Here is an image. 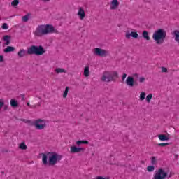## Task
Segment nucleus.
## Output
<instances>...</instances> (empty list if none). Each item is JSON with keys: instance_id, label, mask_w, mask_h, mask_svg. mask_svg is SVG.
<instances>
[{"instance_id": "423d86ee", "label": "nucleus", "mask_w": 179, "mask_h": 179, "mask_svg": "<svg viewBox=\"0 0 179 179\" xmlns=\"http://www.w3.org/2000/svg\"><path fill=\"white\" fill-rule=\"evenodd\" d=\"M169 179L171 178V173L166 172L163 168H159L154 174L152 179Z\"/></svg>"}, {"instance_id": "4468645a", "label": "nucleus", "mask_w": 179, "mask_h": 179, "mask_svg": "<svg viewBox=\"0 0 179 179\" xmlns=\"http://www.w3.org/2000/svg\"><path fill=\"white\" fill-rule=\"evenodd\" d=\"M10 38L11 36L9 35H6L3 36V41H5L4 44L3 45V47H5V45H9V44H10Z\"/></svg>"}, {"instance_id": "7ed1b4c3", "label": "nucleus", "mask_w": 179, "mask_h": 179, "mask_svg": "<svg viewBox=\"0 0 179 179\" xmlns=\"http://www.w3.org/2000/svg\"><path fill=\"white\" fill-rule=\"evenodd\" d=\"M167 36V31L164 29H158L152 34V38L154 41H156L157 45H161L164 43L166 36Z\"/></svg>"}, {"instance_id": "c756f323", "label": "nucleus", "mask_w": 179, "mask_h": 179, "mask_svg": "<svg viewBox=\"0 0 179 179\" xmlns=\"http://www.w3.org/2000/svg\"><path fill=\"white\" fill-rule=\"evenodd\" d=\"M29 16H30V13H28L26 15L23 16L22 22H29Z\"/></svg>"}, {"instance_id": "bb28decb", "label": "nucleus", "mask_w": 179, "mask_h": 179, "mask_svg": "<svg viewBox=\"0 0 179 179\" xmlns=\"http://www.w3.org/2000/svg\"><path fill=\"white\" fill-rule=\"evenodd\" d=\"M151 164L152 166H156L157 164L156 157H151Z\"/></svg>"}, {"instance_id": "b1692460", "label": "nucleus", "mask_w": 179, "mask_h": 179, "mask_svg": "<svg viewBox=\"0 0 179 179\" xmlns=\"http://www.w3.org/2000/svg\"><path fill=\"white\" fill-rule=\"evenodd\" d=\"M68 92H69V87L66 86V88H65V90L63 93L64 99H66V97L68 96Z\"/></svg>"}, {"instance_id": "473e14b6", "label": "nucleus", "mask_w": 179, "mask_h": 179, "mask_svg": "<svg viewBox=\"0 0 179 179\" xmlns=\"http://www.w3.org/2000/svg\"><path fill=\"white\" fill-rule=\"evenodd\" d=\"M1 29H3V30H8L9 29V26H8L7 23H3L1 26Z\"/></svg>"}, {"instance_id": "a18cd8bd", "label": "nucleus", "mask_w": 179, "mask_h": 179, "mask_svg": "<svg viewBox=\"0 0 179 179\" xmlns=\"http://www.w3.org/2000/svg\"><path fill=\"white\" fill-rule=\"evenodd\" d=\"M43 2H50V0H42Z\"/></svg>"}, {"instance_id": "4c0bfd02", "label": "nucleus", "mask_w": 179, "mask_h": 179, "mask_svg": "<svg viewBox=\"0 0 179 179\" xmlns=\"http://www.w3.org/2000/svg\"><path fill=\"white\" fill-rule=\"evenodd\" d=\"M162 72L167 73V72H168L167 68H166V67H162Z\"/></svg>"}, {"instance_id": "4be33fe9", "label": "nucleus", "mask_w": 179, "mask_h": 179, "mask_svg": "<svg viewBox=\"0 0 179 179\" xmlns=\"http://www.w3.org/2000/svg\"><path fill=\"white\" fill-rule=\"evenodd\" d=\"M26 54V50L24 49H21L18 53H17V55L20 58H23V57H24Z\"/></svg>"}, {"instance_id": "9d476101", "label": "nucleus", "mask_w": 179, "mask_h": 179, "mask_svg": "<svg viewBox=\"0 0 179 179\" xmlns=\"http://www.w3.org/2000/svg\"><path fill=\"white\" fill-rule=\"evenodd\" d=\"M70 152L71 153H80V152H85V148L73 145L70 148Z\"/></svg>"}, {"instance_id": "37998d69", "label": "nucleus", "mask_w": 179, "mask_h": 179, "mask_svg": "<svg viewBox=\"0 0 179 179\" xmlns=\"http://www.w3.org/2000/svg\"><path fill=\"white\" fill-rule=\"evenodd\" d=\"M21 97H22V101H24V95L21 94Z\"/></svg>"}, {"instance_id": "79ce46f5", "label": "nucleus", "mask_w": 179, "mask_h": 179, "mask_svg": "<svg viewBox=\"0 0 179 179\" xmlns=\"http://www.w3.org/2000/svg\"><path fill=\"white\" fill-rule=\"evenodd\" d=\"M8 152H9L8 150H2L3 153H8Z\"/></svg>"}, {"instance_id": "412c9836", "label": "nucleus", "mask_w": 179, "mask_h": 179, "mask_svg": "<svg viewBox=\"0 0 179 179\" xmlns=\"http://www.w3.org/2000/svg\"><path fill=\"white\" fill-rule=\"evenodd\" d=\"M76 144H77L78 146L80 145H89V141L86 140H79L76 142Z\"/></svg>"}, {"instance_id": "de8ad7c7", "label": "nucleus", "mask_w": 179, "mask_h": 179, "mask_svg": "<svg viewBox=\"0 0 179 179\" xmlns=\"http://www.w3.org/2000/svg\"><path fill=\"white\" fill-rule=\"evenodd\" d=\"M38 106H40V103H39V104H38Z\"/></svg>"}, {"instance_id": "58836bf2", "label": "nucleus", "mask_w": 179, "mask_h": 179, "mask_svg": "<svg viewBox=\"0 0 179 179\" xmlns=\"http://www.w3.org/2000/svg\"><path fill=\"white\" fill-rule=\"evenodd\" d=\"M27 106H28V107H31V108H36V106H31L29 102L27 103Z\"/></svg>"}, {"instance_id": "a211bd4d", "label": "nucleus", "mask_w": 179, "mask_h": 179, "mask_svg": "<svg viewBox=\"0 0 179 179\" xmlns=\"http://www.w3.org/2000/svg\"><path fill=\"white\" fill-rule=\"evenodd\" d=\"M10 104L13 108H16L19 107V103H17V101L16 99H11L10 101Z\"/></svg>"}, {"instance_id": "20e7f679", "label": "nucleus", "mask_w": 179, "mask_h": 179, "mask_svg": "<svg viewBox=\"0 0 179 179\" xmlns=\"http://www.w3.org/2000/svg\"><path fill=\"white\" fill-rule=\"evenodd\" d=\"M27 54L28 55H37L40 57V55H44V54H45V49H44L43 45H32L27 48Z\"/></svg>"}, {"instance_id": "dca6fc26", "label": "nucleus", "mask_w": 179, "mask_h": 179, "mask_svg": "<svg viewBox=\"0 0 179 179\" xmlns=\"http://www.w3.org/2000/svg\"><path fill=\"white\" fill-rule=\"evenodd\" d=\"M16 50V48L13 46H7L5 49H3V52L5 54H9V52H13Z\"/></svg>"}, {"instance_id": "ddd939ff", "label": "nucleus", "mask_w": 179, "mask_h": 179, "mask_svg": "<svg viewBox=\"0 0 179 179\" xmlns=\"http://www.w3.org/2000/svg\"><path fill=\"white\" fill-rule=\"evenodd\" d=\"M78 15L79 16L80 20H83L84 17H86V13H85V10L82 8H80L78 10Z\"/></svg>"}, {"instance_id": "c85d7f7f", "label": "nucleus", "mask_w": 179, "mask_h": 179, "mask_svg": "<svg viewBox=\"0 0 179 179\" xmlns=\"http://www.w3.org/2000/svg\"><path fill=\"white\" fill-rule=\"evenodd\" d=\"M55 72H57V73H62L66 72V71L64 69L57 68L55 69Z\"/></svg>"}, {"instance_id": "cd10ccee", "label": "nucleus", "mask_w": 179, "mask_h": 179, "mask_svg": "<svg viewBox=\"0 0 179 179\" xmlns=\"http://www.w3.org/2000/svg\"><path fill=\"white\" fill-rule=\"evenodd\" d=\"M147 171L148 173H152V171H155V166L150 165L147 167Z\"/></svg>"}, {"instance_id": "f257e3e1", "label": "nucleus", "mask_w": 179, "mask_h": 179, "mask_svg": "<svg viewBox=\"0 0 179 179\" xmlns=\"http://www.w3.org/2000/svg\"><path fill=\"white\" fill-rule=\"evenodd\" d=\"M40 156H42V163L44 166H47V164L49 166H55L62 159V155H58L55 152H48L46 154L42 152L40 154Z\"/></svg>"}, {"instance_id": "a878e982", "label": "nucleus", "mask_w": 179, "mask_h": 179, "mask_svg": "<svg viewBox=\"0 0 179 179\" xmlns=\"http://www.w3.org/2000/svg\"><path fill=\"white\" fill-rule=\"evenodd\" d=\"M152 99H153V94H149L146 96L145 100H146L147 103H150V101L152 100Z\"/></svg>"}, {"instance_id": "0eeeda50", "label": "nucleus", "mask_w": 179, "mask_h": 179, "mask_svg": "<svg viewBox=\"0 0 179 179\" xmlns=\"http://www.w3.org/2000/svg\"><path fill=\"white\" fill-rule=\"evenodd\" d=\"M28 122H30V125H31V127H35L36 129H38L40 131L45 128V123L44 124L41 123V122H45L44 120L38 119L34 122H31V120H28Z\"/></svg>"}, {"instance_id": "6e6552de", "label": "nucleus", "mask_w": 179, "mask_h": 179, "mask_svg": "<svg viewBox=\"0 0 179 179\" xmlns=\"http://www.w3.org/2000/svg\"><path fill=\"white\" fill-rule=\"evenodd\" d=\"M94 55H96L97 57H107L108 55V52L107 50L101 49L100 48H96L93 50Z\"/></svg>"}, {"instance_id": "5701e85b", "label": "nucleus", "mask_w": 179, "mask_h": 179, "mask_svg": "<svg viewBox=\"0 0 179 179\" xmlns=\"http://www.w3.org/2000/svg\"><path fill=\"white\" fill-rule=\"evenodd\" d=\"M19 148L22 150H26V149H27V145H26V143L24 142H22L20 144Z\"/></svg>"}, {"instance_id": "2f4dec72", "label": "nucleus", "mask_w": 179, "mask_h": 179, "mask_svg": "<svg viewBox=\"0 0 179 179\" xmlns=\"http://www.w3.org/2000/svg\"><path fill=\"white\" fill-rule=\"evenodd\" d=\"M170 143H161L158 144V146H161L162 148H166V146H169Z\"/></svg>"}, {"instance_id": "c03bdc74", "label": "nucleus", "mask_w": 179, "mask_h": 179, "mask_svg": "<svg viewBox=\"0 0 179 179\" xmlns=\"http://www.w3.org/2000/svg\"><path fill=\"white\" fill-rule=\"evenodd\" d=\"M134 76H135L136 78H138L139 76V75L138 73H135V74H134Z\"/></svg>"}, {"instance_id": "c9c22d12", "label": "nucleus", "mask_w": 179, "mask_h": 179, "mask_svg": "<svg viewBox=\"0 0 179 179\" xmlns=\"http://www.w3.org/2000/svg\"><path fill=\"white\" fill-rule=\"evenodd\" d=\"M3 99H0V110L1 108H2L3 107V106H5V103H3V101H2Z\"/></svg>"}, {"instance_id": "f8f14e48", "label": "nucleus", "mask_w": 179, "mask_h": 179, "mask_svg": "<svg viewBox=\"0 0 179 179\" xmlns=\"http://www.w3.org/2000/svg\"><path fill=\"white\" fill-rule=\"evenodd\" d=\"M120 6V2H118V0H113L110 3V9L115 10L117 8Z\"/></svg>"}, {"instance_id": "e433bc0d", "label": "nucleus", "mask_w": 179, "mask_h": 179, "mask_svg": "<svg viewBox=\"0 0 179 179\" xmlns=\"http://www.w3.org/2000/svg\"><path fill=\"white\" fill-rule=\"evenodd\" d=\"M96 179H110L109 177L97 176Z\"/></svg>"}, {"instance_id": "09e8293b", "label": "nucleus", "mask_w": 179, "mask_h": 179, "mask_svg": "<svg viewBox=\"0 0 179 179\" xmlns=\"http://www.w3.org/2000/svg\"><path fill=\"white\" fill-rule=\"evenodd\" d=\"M0 44H1V41H0Z\"/></svg>"}, {"instance_id": "39448f33", "label": "nucleus", "mask_w": 179, "mask_h": 179, "mask_svg": "<svg viewBox=\"0 0 179 179\" xmlns=\"http://www.w3.org/2000/svg\"><path fill=\"white\" fill-rule=\"evenodd\" d=\"M117 78H118V72L113 71L111 73L110 71H104L101 80L108 83L109 82H115Z\"/></svg>"}, {"instance_id": "2eb2a0df", "label": "nucleus", "mask_w": 179, "mask_h": 179, "mask_svg": "<svg viewBox=\"0 0 179 179\" xmlns=\"http://www.w3.org/2000/svg\"><path fill=\"white\" fill-rule=\"evenodd\" d=\"M170 134H168L166 136V134H159L158 135V138L159 141H162V142H164V141H170Z\"/></svg>"}, {"instance_id": "f03ea898", "label": "nucleus", "mask_w": 179, "mask_h": 179, "mask_svg": "<svg viewBox=\"0 0 179 179\" xmlns=\"http://www.w3.org/2000/svg\"><path fill=\"white\" fill-rule=\"evenodd\" d=\"M51 33H58V30L55 29L54 26L47 24L38 25L34 34L36 37H43V36H47Z\"/></svg>"}, {"instance_id": "6ab92c4d", "label": "nucleus", "mask_w": 179, "mask_h": 179, "mask_svg": "<svg viewBox=\"0 0 179 179\" xmlns=\"http://www.w3.org/2000/svg\"><path fill=\"white\" fill-rule=\"evenodd\" d=\"M172 36L175 38L176 43H179V31L175 30L172 32Z\"/></svg>"}, {"instance_id": "9b49d317", "label": "nucleus", "mask_w": 179, "mask_h": 179, "mask_svg": "<svg viewBox=\"0 0 179 179\" xmlns=\"http://www.w3.org/2000/svg\"><path fill=\"white\" fill-rule=\"evenodd\" d=\"M126 85L130 86V87H134V85H135V79L134 77L128 76L126 79Z\"/></svg>"}, {"instance_id": "a19ab883", "label": "nucleus", "mask_w": 179, "mask_h": 179, "mask_svg": "<svg viewBox=\"0 0 179 179\" xmlns=\"http://www.w3.org/2000/svg\"><path fill=\"white\" fill-rule=\"evenodd\" d=\"M3 110L4 111H6V110H8V105H4Z\"/></svg>"}, {"instance_id": "7c9ffc66", "label": "nucleus", "mask_w": 179, "mask_h": 179, "mask_svg": "<svg viewBox=\"0 0 179 179\" xmlns=\"http://www.w3.org/2000/svg\"><path fill=\"white\" fill-rule=\"evenodd\" d=\"M19 5V0H14L11 2V6H13L14 8H16Z\"/></svg>"}, {"instance_id": "ea45409f", "label": "nucleus", "mask_w": 179, "mask_h": 179, "mask_svg": "<svg viewBox=\"0 0 179 179\" xmlns=\"http://www.w3.org/2000/svg\"><path fill=\"white\" fill-rule=\"evenodd\" d=\"M0 62H3V55H0Z\"/></svg>"}, {"instance_id": "393cba45", "label": "nucleus", "mask_w": 179, "mask_h": 179, "mask_svg": "<svg viewBox=\"0 0 179 179\" xmlns=\"http://www.w3.org/2000/svg\"><path fill=\"white\" fill-rule=\"evenodd\" d=\"M145 99H146V92H142L140 94V100H141V101H143V100H145Z\"/></svg>"}, {"instance_id": "aec40b11", "label": "nucleus", "mask_w": 179, "mask_h": 179, "mask_svg": "<svg viewBox=\"0 0 179 179\" xmlns=\"http://www.w3.org/2000/svg\"><path fill=\"white\" fill-rule=\"evenodd\" d=\"M84 76H85V78H88V76H90V70L89 69V66L85 67Z\"/></svg>"}, {"instance_id": "f3484780", "label": "nucleus", "mask_w": 179, "mask_h": 179, "mask_svg": "<svg viewBox=\"0 0 179 179\" xmlns=\"http://www.w3.org/2000/svg\"><path fill=\"white\" fill-rule=\"evenodd\" d=\"M141 37H143V38H144V40H146L147 41H149V40H150V36H149V32L146 30H144L142 32Z\"/></svg>"}, {"instance_id": "72a5a7b5", "label": "nucleus", "mask_w": 179, "mask_h": 179, "mask_svg": "<svg viewBox=\"0 0 179 179\" xmlns=\"http://www.w3.org/2000/svg\"><path fill=\"white\" fill-rule=\"evenodd\" d=\"M127 78V73H124L122 76V83H124V82H125V78Z\"/></svg>"}, {"instance_id": "49530a36", "label": "nucleus", "mask_w": 179, "mask_h": 179, "mask_svg": "<svg viewBox=\"0 0 179 179\" xmlns=\"http://www.w3.org/2000/svg\"><path fill=\"white\" fill-rule=\"evenodd\" d=\"M1 174H5V172L4 171H1Z\"/></svg>"}, {"instance_id": "f704fd0d", "label": "nucleus", "mask_w": 179, "mask_h": 179, "mask_svg": "<svg viewBox=\"0 0 179 179\" xmlns=\"http://www.w3.org/2000/svg\"><path fill=\"white\" fill-rule=\"evenodd\" d=\"M145 80H146V78H145V77H140V78H139L140 83H143V82H145Z\"/></svg>"}, {"instance_id": "1a4fd4ad", "label": "nucleus", "mask_w": 179, "mask_h": 179, "mask_svg": "<svg viewBox=\"0 0 179 179\" xmlns=\"http://www.w3.org/2000/svg\"><path fill=\"white\" fill-rule=\"evenodd\" d=\"M125 37H126V38H128V40H129V38H131V37H132L133 38H138L139 34H138V32H136V31L130 32L129 31H127L126 32Z\"/></svg>"}]
</instances>
